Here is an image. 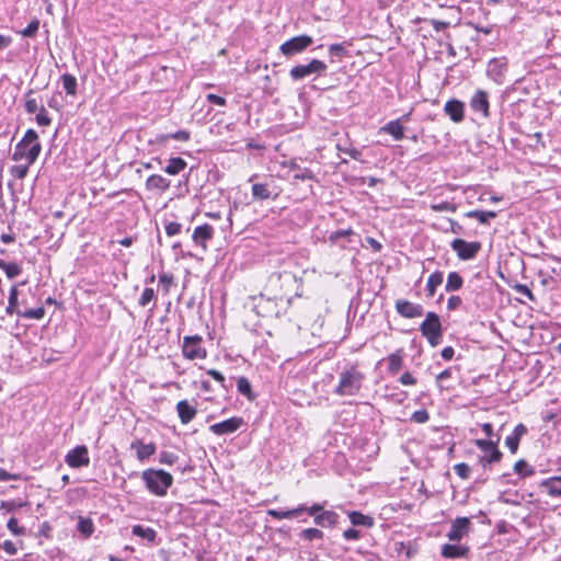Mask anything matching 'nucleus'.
Wrapping results in <instances>:
<instances>
[{"label": "nucleus", "instance_id": "1", "mask_svg": "<svg viewBox=\"0 0 561 561\" xmlns=\"http://www.w3.org/2000/svg\"><path fill=\"white\" fill-rule=\"evenodd\" d=\"M460 18L459 12L456 8H448V10L436 18L433 19H416V20H409L410 24H419L420 26L417 28H413L411 25H407L405 27L399 25L398 31L401 33L404 32H431L434 31L436 33H445L450 27L457 26L459 24Z\"/></svg>", "mask_w": 561, "mask_h": 561}, {"label": "nucleus", "instance_id": "2", "mask_svg": "<svg viewBox=\"0 0 561 561\" xmlns=\"http://www.w3.org/2000/svg\"><path fill=\"white\" fill-rule=\"evenodd\" d=\"M41 149L38 135L35 130L28 129L22 140L15 146L12 159L14 161L27 160L28 164H33L39 156Z\"/></svg>", "mask_w": 561, "mask_h": 561}, {"label": "nucleus", "instance_id": "3", "mask_svg": "<svg viewBox=\"0 0 561 561\" xmlns=\"http://www.w3.org/2000/svg\"><path fill=\"white\" fill-rule=\"evenodd\" d=\"M141 479L147 489L157 496H164L173 483L172 474L162 469H147L142 471Z\"/></svg>", "mask_w": 561, "mask_h": 561}, {"label": "nucleus", "instance_id": "4", "mask_svg": "<svg viewBox=\"0 0 561 561\" xmlns=\"http://www.w3.org/2000/svg\"><path fill=\"white\" fill-rule=\"evenodd\" d=\"M363 378L364 376L355 368L343 371L340 376L339 385L334 390L335 393L339 396L356 394L362 387Z\"/></svg>", "mask_w": 561, "mask_h": 561}, {"label": "nucleus", "instance_id": "5", "mask_svg": "<svg viewBox=\"0 0 561 561\" xmlns=\"http://www.w3.org/2000/svg\"><path fill=\"white\" fill-rule=\"evenodd\" d=\"M203 337L201 335H186L183 337L182 354L186 359H204L207 351L202 346Z\"/></svg>", "mask_w": 561, "mask_h": 561}, {"label": "nucleus", "instance_id": "6", "mask_svg": "<svg viewBox=\"0 0 561 561\" xmlns=\"http://www.w3.org/2000/svg\"><path fill=\"white\" fill-rule=\"evenodd\" d=\"M420 330L432 346H436L439 343L442 337V324L436 313L428 312Z\"/></svg>", "mask_w": 561, "mask_h": 561}, {"label": "nucleus", "instance_id": "7", "mask_svg": "<svg viewBox=\"0 0 561 561\" xmlns=\"http://www.w3.org/2000/svg\"><path fill=\"white\" fill-rule=\"evenodd\" d=\"M327 70V65L319 60L312 59L307 65H297L289 71V76L293 80H302L311 75L320 76Z\"/></svg>", "mask_w": 561, "mask_h": 561}, {"label": "nucleus", "instance_id": "8", "mask_svg": "<svg viewBox=\"0 0 561 561\" xmlns=\"http://www.w3.org/2000/svg\"><path fill=\"white\" fill-rule=\"evenodd\" d=\"M450 247L457 253V256L462 261L473 259L481 250L480 242H468L460 238L453 240Z\"/></svg>", "mask_w": 561, "mask_h": 561}, {"label": "nucleus", "instance_id": "9", "mask_svg": "<svg viewBox=\"0 0 561 561\" xmlns=\"http://www.w3.org/2000/svg\"><path fill=\"white\" fill-rule=\"evenodd\" d=\"M66 463L71 468L87 467L90 463L87 446L81 445L71 449L65 457Z\"/></svg>", "mask_w": 561, "mask_h": 561}, {"label": "nucleus", "instance_id": "10", "mask_svg": "<svg viewBox=\"0 0 561 561\" xmlns=\"http://www.w3.org/2000/svg\"><path fill=\"white\" fill-rule=\"evenodd\" d=\"M311 37H290L280 45V51L286 57H291L304 51L309 45H311Z\"/></svg>", "mask_w": 561, "mask_h": 561}, {"label": "nucleus", "instance_id": "11", "mask_svg": "<svg viewBox=\"0 0 561 561\" xmlns=\"http://www.w3.org/2000/svg\"><path fill=\"white\" fill-rule=\"evenodd\" d=\"M397 312L404 318H417L423 314L421 305L413 304L409 300L400 299L396 302Z\"/></svg>", "mask_w": 561, "mask_h": 561}, {"label": "nucleus", "instance_id": "12", "mask_svg": "<svg viewBox=\"0 0 561 561\" xmlns=\"http://www.w3.org/2000/svg\"><path fill=\"white\" fill-rule=\"evenodd\" d=\"M470 519L467 517L456 518L447 533V537L451 541H459L469 530Z\"/></svg>", "mask_w": 561, "mask_h": 561}, {"label": "nucleus", "instance_id": "13", "mask_svg": "<svg viewBox=\"0 0 561 561\" xmlns=\"http://www.w3.org/2000/svg\"><path fill=\"white\" fill-rule=\"evenodd\" d=\"M243 421L240 417H231L225 420L222 422L213 424L209 426V430L216 435H225L229 433L236 432L241 425Z\"/></svg>", "mask_w": 561, "mask_h": 561}, {"label": "nucleus", "instance_id": "14", "mask_svg": "<svg viewBox=\"0 0 561 561\" xmlns=\"http://www.w3.org/2000/svg\"><path fill=\"white\" fill-rule=\"evenodd\" d=\"M213 237L214 228L208 224L196 227L192 236L194 243L199 245L204 251L207 250L206 242L211 240Z\"/></svg>", "mask_w": 561, "mask_h": 561}, {"label": "nucleus", "instance_id": "15", "mask_svg": "<svg viewBox=\"0 0 561 561\" xmlns=\"http://www.w3.org/2000/svg\"><path fill=\"white\" fill-rule=\"evenodd\" d=\"M465 104L459 100H449L446 102L444 112L455 123H460L463 119Z\"/></svg>", "mask_w": 561, "mask_h": 561}, {"label": "nucleus", "instance_id": "16", "mask_svg": "<svg viewBox=\"0 0 561 561\" xmlns=\"http://www.w3.org/2000/svg\"><path fill=\"white\" fill-rule=\"evenodd\" d=\"M470 106L474 112H480L484 117L489 116V100L486 92L479 90L471 98Z\"/></svg>", "mask_w": 561, "mask_h": 561}, {"label": "nucleus", "instance_id": "17", "mask_svg": "<svg viewBox=\"0 0 561 561\" xmlns=\"http://www.w3.org/2000/svg\"><path fill=\"white\" fill-rule=\"evenodd\" d=\"M176 411L183 424L190 423L197 413L196 407L191 404L187 400L179 401L176 404Z\"/></svg>", "mask_w": 561, "mask_h": 561}, {"label": "nucleus", "instance_id": "18", "mask_svg": "<svg viewBox=\"0 0 561 561\" xmlns=\"http://www.w3.org/2000/svg\"><path fill=\"white\" fill-rule=\"evenodd\" d=\"M252 195L255 199L263 201L272 196L276 197L278 193L274 192L268 183H255L252 185Z\"/></svg>", "mask_w": 561, "mask_h": 561}, {"label": "nucleus", "instance_id": "19", "mask_svg": "<svg viewBox=\"0 0 561 561\" xmlns=\"http://www.w3.org/2000/svg\"><path fill=\"white\" fill-rule=\"evenodd\" d=\"M146 187L149 191L164 192L170 187V181L162 175L152 174L147 179Z\"/></svg>", "mask_w": 561, "mask_h": 561}, {"label": "nucleus", "instance_id": "20", "mask_svg": "<svg viewBox=\"0 0 561 561\" xmlns=\"http://www.w3.org/2000/svg\"><path fill=\"white\" fill-rule=\"evenodd\" d=\"M540 486L551 496H561V477L546 479Z\"/></svg>", "mask_w": 561, "mask_h": 561}, {"label": "nucleus", "instance_id": "21", "mask_svg": "<svg viewBox=\"0 0 561 561\" xmlns=\"http://www.w3.org/2000/svg\"><path fill=\"white\" fill-rule=\"evenodd\" d=\"M131 448L136 450L139 460L149 458L156 451V447L153 444H144L140 440L134 442L131 444Z\"/></svg>", "mask_w": 561, "mask_h": 561}, {"label": "nucleus", "instance_id": "22", "mask_svg": "<svg viewBox=\"0 0 561 561\" xmlns=\"http://www.w3.org/2000/svg\"><path fill=\"white\" fill-rule=\"evenodd\" d=\"M306 510L305 505H300L294 510L288 511H278V510H268L267 514L276 519H284V518H294L297 517L299 514H301Z\"/></svg>", "mask_w": 561, "mask_h": 561}, {"label": "nucleus", "instance_id": "23", "mask_svg": "<svg viewBox=\"0 0 561 561\" xmlns=\"http://www.w3.org/2000/svg\"><path fill=\"white\" fill-rule=\"evenodd\" d=\"M339 515L333 511H324L314 516V523L319 526H334L337 522Z\"/></svg>", "mask_w": 561, "mask_h": 561}, {"label": "nucleus", "instance_id": "24", "mask_svg": "<svg viewBox=\"0 0 561 561\" xmlns=\"http://www.w3.org/2000/svg\"><path fill=\"white\" fill-rule=\"evenodd\" d=\"M468 552L467 547H462L459 545H444L442 547V554L445 558H460L466 556Z\"/></svg>", "mask_w": 561, "mask_h": 561}, {"label": "nucleus", "instance_id": "25", "mask_svg": "<svg viewBox=\"0 0 561 561\" xmlns=\"http://www.w3.org/2000/svg\"><path fill=\"white\" fill-rule=\"evenodd\" d=\"M381 130L391 135L396 140H401L404 136L403 126L399 121H391L381 127Z\"/></svg>", "mask_w": 561, "mask_h": 561}, {"label": "nucleus", "instance_id": "26", "mask_svg": "<svg viewBox=\"0 0 561 561\" xmlns=\"http://www.w3.org/2000/svg\"><path fill=\"white\" fill-rule=\"evenodd\" d=\"M186 161L182 158H171L164 171L170 175H176L186 168Z\"/></svg>", "mask_w": 561, "mask_h": 561}, {"label": "nucleus", "instance_id": "27", "mask_svg": "<svg viewBox=\"0 0 561 561\" xmlns=\"http://www.w3.org/2000/svg\"><path fill=\"white\" fill-rule=\"evenodd\" d=\"M443 283V273L437 271L430 275L426 284V290L430 297L435 295L436 288Z\"/></svg>", "mask_w": 561, "mask_h": 561}, {"label": "nucleus", "instance_id": "28", "mask_svg": "<svg viewBox=\"0 0 561 561\" xmlns=\"http://www.w3.org/2000/svg\"><path fill=\"white\" fill-rule=\"evenodd\" d=\"M463 279L457 272H450L447 276L446 291H455L462 287Z\"/></svg>", "mask_w": 561, "mask_h": 561}, {"label": "nucleus", "instance_id": "29", "mask_svg": "<svg viewBox=\"0 0 561 561\" xmlns=\"http://www.w3.org/2000/svg\"><path fill=\"white\" fill-rule=\"evenodd\" d=\"M348 517L351 523L355 526L371 527L374 525V520L370 516L364 515L359 512H351Z\"/></svg>", "mask_w": 561, "mask_h": 561}, {"label": "nucleus", "instance_id": "30", "mask_svg": "<svg viewBox=\"0 0 561 561\" xmlns=\"http://www.w3.org/2000/svg\"><path fill=\"white\" fill-rule=\"evenodd\" d=\"M501 457H502V453L495 446L488 453H484V455L479 458V462L481 463L482 467L485 468L488 465H490L492 462L500 461Z\"/></svg>", "mask_w": 561, "mask_h": 561}, {"label": "nucleus", "instance_id": "31", "mask_svg": "<svg viewBox=\"0 0 561 561\" xmlns=\"http://www.w3.org/2000/svg\"><path fill=\"white\" fill-rule=\"evenodd\" d=\"M466 216L469 218H476L481 224L486 225L489 224L490 218L496 217V213L493 210H470L466 214Z\"/></svg>", "mask_w": 561, "mask_h": 561}, {"label": "nucleus", "instance_id": "32", "mask_svg": "<svg viewBox=\"0 0 561 561\" xmlns=\"http://www.w3.org/2000/svg\"><path fill=\"white\" fill-rule=\"evenodd\" d=\"M133 535L144 538L150 542L156 539V531L150 527H142L141 525H135L131 530Z\"/></svg>", "mask_w": 561, "mask_h": 561}, {"label": "nucleus", "instance_id": "33", "mask_svg": "<svg viewBox=\"0 0 561 561\" xmlns=\"http://www.w3.org/2000/svg\"><path fill=\"white\" fill-rule=\"evenodd\" d=\"M62 85L67 94L76 95L77 93V79L75 76L65 73L61 77Z\"/></svg>", "mask_w": 561, "mask_h": 561}, {"label": "nucleus", "instance_id": "34", "mask_svg": "<svg viewBox=\"0 0 561 561\" xmlns=\"http://www.w3.org/2000/svg\"><path fill=\"white\" fill-rule=\"evenodd\" d=\"M0 268L5 272L8 278H14L19 276L22 268L16 263H7L0 259Z\"/></svg>", "mask_w": 561, "mask_h": 561}, {"label": "nucleus", "instance_id": "35", "mask_svg": "<svg viewBox=\"0 0 561 561\" xmlns=\"http://www.w3.org/2000/svg\"><path fill=\"white\" fill-rule=\"evenodd\" d=\"M18 296H19L18 288L15 286H13L10 290L9 305L5 309V312L10 316L13 313H18L21 316V312L18 310Z\"/></svg>", "mask_w": 561, "mask_h": 561}, {"label": "nucleus", "instance_id": "36", "mask_svg": "<svg viewBox=\"0 0 561 561\" xmlns=\"http://www.w3.org/2000/svg\"><path fill=\"white\" fill-rule=\"evenodd\" d=\"M170 138L179 140V141H186V140L190 139V133L186 131V130H179V131L173 133V134L160 135L157 138V142L164 144Z\"/></svg>", "mask_w": 561, "mask_h": 561}, {"label": "nucleus", "instance_id": "37", "mask_svg": "<svg viewBox=\"0 0 561 561\" xmlns=\"http://www.w3.org/2000/svg\"><path fill=\"white\" fill-rule=\"evenodd\" d=\"M388 369L392 374H397L403 364L402 357L398 353L391 354L388 358Z\"/></svg>", "mask_w": 561, "mask_h": 561}, {"label": "nucleus", "instance_id": "38", "mask_svg": "<svg viewBox=\"0 0 561 561\" xmlns=\"http://www.w3.org/2000/svg\"><path fill=\"white\" fill-rule=\"evenodd\" d=\"M24 161V163L16 164L11 168L10 172L14 178L24 179L26 176L31 164H28L27 160Z\"/></svg>", "mask_w": 561, "mask_h": 561}, {"label": "nucleus", "instance_id": "39", "mask_svg": "<svg viewBox=\"0 0 561 561\" xmlns=\"http://www.w3.org/2000/svg\"><path fill=\"white\" fill-rule=\"evenodd\" d=\"M78 530L85 537L91 536L94 530L92 520L88 518H80L78 523Z\"/></svg>", "mask_w": 561, "mask_h": 561}, {"label": "nucleus", "instance_id": "40", "mask_svg": "<svg viewBox=\"0 0 561 561\" xmlns=\"http://www.w3.org/2000/svg\"><path fill=\"white\" fill-rule=\"evenodd\" d=\"M237 388L240 393L248 398H252V389L249 380L245 377H239L237 380Z\"/></svg>", "mask_w": 561, "mask_h": 561}, {"label": "nucleus", "instance_id": "41", "mask_svg": "<svg viewBox=\"0 0 561 561\" xmlns=\"http://www.w3.org/2000/svg\"><path fill=\"white\" fill-rule=\"evenodd\" d=\"M156 297V293H154V289L153 288H145V290L142 291L139 300H138V304L141 306V307H146L147 305H149Z\"/></svg>", "mask_w": 561, "mask_h": 561}, {"label": "nucleus", "instance_id": "42", "mask_svg": "<svg viewBox=\"0 0 561 561\" xmlns=\"http://www.w3.org/2000/svg\"><path fill=\"white\" fill-rule=\"evenodd\" d=\"M431 209L436 213H438V211L455 213L457 210V206L449 202H442V203H437V204H432Z\"/></svg>", "mask_w": 561, "mask_h": 561}, {"label": "nucleus", "instance_id": "43", "mask_svg": "<svg viewBox=\"0 0 561 561\" xmlns=\"http://www.w3.org/2000/svg\"><path fill=\"white\" fill-rule=\"evenodd\" d=\"M45 316V309L43 307L28 309L21 313V317L26 319H36L41 320Z\"/></svg>", "mask_w": 561, "mask_h": 561}, {"label": "nucleus", "instance_id": "44", "mask_svg": "<svg viewBox=\"0 0 561 561\" xmlns=\"http://www.w3.org/2000/svg\"><path fill=\"white\" fill-rule=\"evenodd\" d=\"M301 537L306 540L321 539L323 533L318 528H307L301 531Z\"/></svg>", "mask_w": 561, "mask_h": 561}, {"label": "nucleus", "instance_id": "45", "mask_svg": "<svg viewBox=\"0 0 561 561\" xmlns=\"http://www.w3.org/2000/svg\"><path fill=\"white\" fill-rule=\"evenodd\" d=\"M7 527L15 536L25 534V528L19 526V522L15 517H11L8 520Z\"/></svg>", "mask_w": 561, "mask_h": 561}, {"label": "nucleus", "instance_id": "46", "mask_svg": "<svg viewBox=\"0 0 561 561\" xmlns=\"http://www.w3.org/2000/svg\"><path fill=\"white\" fill-rule=\"evenodd\" d=\"M514 471L523 477L530 476L534 472L531 469H528V465L525 460H518L514 465Z\"/></svg>", "mask_w": 561, "mask_h": 561}, {"label": "nucleus", "instance_id": "47", "mask_svg": "<svg viewBox=\"0 0 561 561\" xmlns=\"http://www.w3.org/2000/svg\"><path fill=\"white\" fill-rule=\"evenodd\" d=\"M24 505H25V503H20V502H15V501H2L0 504V510L4 511L7 513H11V512L16 511L18 508H21Z\"/></svg>", "mask_w": 561, "mask_h": 561}, {"label": "nucleus", "instance_id": "48", "mask_svg": "<svg viewBox=\"0 0 561 561\" xmlns=\"http://www.w3.org/2000/svg\"><path fill=\"white\" fill-rule=\"evenodd\" d=\"M454 470L461 479H468L471 472L470 467L465 462L455 465Z\"/></svg>", "mask_w": 561, "mask_h": 561}, {"label": "nucleus", "instance_id": "49", "mask_svg": "<svg viewBox=\"0 0 561 561\" xmlns=\"http://www.w3.org/2000/svg\"><path fill=\"white\" fill-rule=\"evenodd\" d=\"M428 419H430V415L426 410L415 411L411 416V421L419 423V424L427 422Z\"/></svg>", "mask_w": 561, "mask_h": 561}, {"label": "nucleus", "instance_id": "50", "mask_svg": "<svg viewBox=\"0 0 561 561\" xmlns=\"http://www.w3.org/2000/svg\"><path fill=\"white\" fill-rule=\"evenodd\" d=\"M178 460V456L173 453L162 451L160 453L159 461L164 465H173Z\"/></svg>", "mask_w": 561, "mask_h": 561}, {"label": "nucleus", "instance_id": "51", "mask_svg": "<svg viewBox=\"0 0 561 561\" xmlns=\"http://www.w3.org/2000/svg\"><path fill=\"white\" fill-rule=\"evenodd\" d=\"M474 445L479 447L482 451L488 453L492 448L496 446V444L492 440L486 439H476Z\"/></svg>", "mask_w": 561, "mask_h": 561}, {"label": "nucleus", "instance_id": "52", "mask_svg": "<svg viewBox=\"0 0 561 561\" xmlns=\"http://www.w3.org/2000/svg\"><path fill=\"white\" fill-rule=\"evenodd\" d=\"M36 122L41 126H48L50 124V118L43 106H41L39 112L36 114Z\"/></svg>", "mask_w": 561, "mask_h": 561}, {"label": "nucleus", "instance_id": "53", "mask_svg": "<svg viewBox=\"0 0 561 561\" xmlns=\"http://www.w3.org/2000/svg\"><path fill=\"white\" fill-rule=\"evenodd\" d=\"M159 282L163 286V291L169 294L170 287L173 283V276L170 274H162L159 278Z\"/></svg>", "mask_w": 561, "mask_h": 561}, {"label": "nucleus", "instance_id": "54", "mask_svg": "<svg viewBox=\"0 0 561 561\" xmlns=\"http://www.w3.org/2000/svg\"><path fill=\"white\" fill-rule=\"evenodd\" d=\"M182 226L179 222H169L165 225V232L169 237H173L181 232Z\"/></svg>", "mask_w": 561, "mask_h": 561}, {"label": "nucleus", "instance_id": "55", "mask_svg": "<svg viewBox=\"0 0 561 561\" xmlns=\"http://www.w3.org/2000/svg\"><path fill=\"white\" fill-rule=\"evenodd\" d=\"M505 444L511 453L515 454L518 449L519 439L516 436L511 435L506 437Z\"/></svg>", "mask_w": 561, "mask_h": 561}, {"label": "nucleus", "instance_id": "56", "mask_svg": "<svg viewBox=\"0 0 561 561\" xmlns=\"http://www.w3.org/2000/svg\"><path fill=\"white\" fill-rule=\"evenodd\" d=\"M462 304V300L459 296H450L447 300L448 310H456Z\"/></svg>", "mask_w": 561, "mask_h": 561}, {"label": "nucleus", "instance_id": "57", "mask_svg": "<svg viewBox=\"0 0 561 561\" xmlns=\"http://www.w3.org/2000/svg\"><path fill=\"white\" fill-rule=\"evenodd\" d=\"M351 234H353V231L351 229L337 230V231L331 233L329 239H330V241L334 242L340 238L348 237Z\"/></svg>", "mask_w": 561, "mask_h": 561}, {"label": "nucleus", "instance_id": "58", "mask_svg": "<svg viewBox=\"0 0 561 561\" xmlns=\"http://www.w3.org/2000/svg\"><path fill=\"white\" fill-rule=\"evenodd\" d=\"M19 479H20V474L10 473L7 470H4L3 468H0V481L5 482V481L19 480Z\"/></svg>", "mask_w": 561, "mask_h": 561}, {"label": "nucleus", "instance_id": "59", "mask_svg": "<svg viewBox=\"0 0 561 561\" xmlns=\"http://www.w3.org/2000/svg\"><path fill=\"white\" fill-rule=\"evenodd\" d=\"M330 54L341 58L345 54V48L341 44H333L330 46Z\"/></svg>", "mask_w": 561, "mask_h": 561}, {"label": "nucleus", "instance_id": "60", "mask_svg": "<svg viewBox=\"0 0 561 561\" xmlns=\"http://www.w3.org/2000/svg\"><path fill=\"white\" fill-rule=\"evenodd\" d=\"M25 108L28 113H35V112L39 111L41 106L38 105V103L35 99H28L25 102Z\"/></svg>", "mask_w": 561, "mask_h": 561}, {"label": "nucleus", "instance_id": "61", "mask_svg": "<svg viewBox=\"0 0 561 561\" xmlns=\"http://www.w3.org/2000/svg\"><path fill=\"white\" fill-rule=\"evenodd\" d=\"M2 549L10 556H13L18 552V549L11 540H5L2 543Z\"/></svg>", "mask_w": 561, "mask_h": 561}, {"label": "nucleus", "instance_id": "62", "mask_svg": "<svg viewBox=\"0 0 561 561\" xmlns=\"http://www.w3.org/2000/svg\"><path fill=\"white\" fill-rule=\"evenodd\" d=\"M294 179H296V180H312L313 174L310 170L305 169L302 171L295 173Z\"/></svg>", "mask_w": 561, "mask_h": 561}, {"label": "nucleus", "instance_id": "63", "mask_svg": "<svg viewBox=\"0 0 561 561\" xmlns=\"http://www.w3.org/2000/svg\"><path fill=\"white\" fill-rule=\"evenodd\" d=\"M400 381L402 385L405 386H413L416 383L415 378L408 371L400 377Z\"/></svg>", "mask_w": 561, "mask_h": 561}, {"label": "nucleus", "instance_id": "64", "mask_svg": "<svg viewBox=\"0 0 561 561\" xmlns=\"http://www.w3.org/2000/svg\"><path fill=\"white\" fill-rule=\"evenodd\" d=\"M38 25H39V23H38V21H37V20L32 21V22L27 25V27L22 32V35H33L34 33H36V32H37V30H38Z\"/></svg>", "mask_w": 561, "mask_h": 561}]
</instances>
